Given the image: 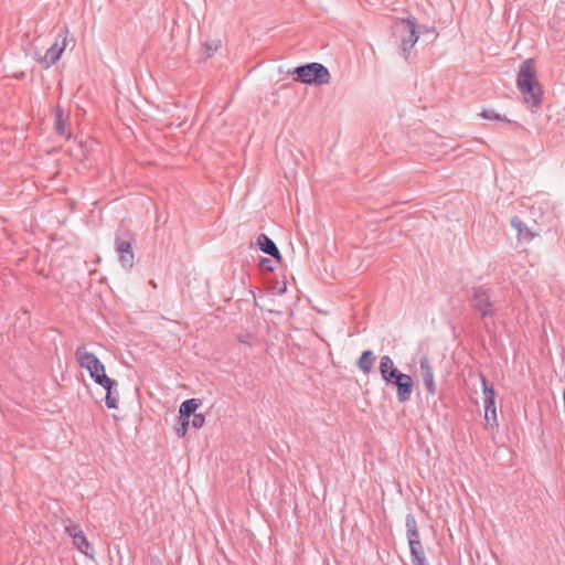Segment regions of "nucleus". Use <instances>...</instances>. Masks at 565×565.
<instances>
[{"label": "nucleus", "instance_id": "obj_10", "mask_svg": "<svg viewBox=\"0 0 565 565\" xmlns=\"http://www.w3.org/2000/svg\"><path fill=\"white\" fill-rule=\"evenodd\" d=\"M258 248L266 254L273 256L277 262L282 260V256L278 250L276 244L266 235L262 234L257 237L256 242Z\"/></svg>", "mask_w": 565, "mask_h": 565}, {"label": "nucleus", "instance_id": "obj_23", "mask_svg": "<svg viewBox=\"0 0 565 565\" xmlns=\"http://www.w3.org/2000/svg\"><path fill=\"white\" fill-rule=\"evenodd\" d=\"M205 425V416L201 413L193 415L191 426L195 429L202 428Z\"/></svg>", "mask_w": 565, "mask_h": 565}, {"label": "nucleus", "instance_id": "obj_22", "mask_svg": "<svg viewBox=\"0 0 565 565\" xmlns=\"http://www.w3.org/2000/svg\"><path fill=\"white\" fill-rule=\"evenodd\" d=\"M191 424L189 418L180 417V425L175 431L179 437H184L188 433L189 425Z\"/></svg>", "mask_w": 565, "mask_h": 565}, {"label": "nucleus", "instance_id": "obj_13", "mask_svg": "<svg viewBox=\"0 0 565 565\" xmlns=\"http://www.w3.org/2000/svg\"><path fill=\"white\" fill-rule=\"evenodd\" d=\"M401 28L404 32L409 34L408 39L403 41L404 49L406 50V49L413 47L418 40V34L416 31V23L411 19L404 20L401 23Z\"/></svg>", "mask_w": 565, "mask_h": 565}, {"label": "nucleus", "instance_id": "obj_1", "mask_svg": "<svg viewBox=\"0 0 565 565\" xmlns=\"http://www.w3.org/2000/svg\"><path fill=\"white\" fill-rule=\"evenodd\" d=\"M516 85L526 104L539 106L542 103L543 89L537 81V70L533 58H527L520 65Z\"/></svg>", "mask_w": 565, "mask_h": 565}, {"label": "nucleus", "instance_id": "obj_17", "mask_svg": "<svg viewBox=\"0 0 565 565\" xmlns=\"http://www.w3.org/2000/svg\"><path fill=\"white\" fill-rule=\"evenodd\" d=\"M482 390H483V403L484 409H490L495 406V393L492 386H488L487 380L481 377Z\"/></svg>", "mask_w": 565, "mask_h": 565}, {"label": "nucleus", "instance_id": "obj_4", "mask_svg": "<svg viewBox=\"0 0 565 565\" xmlns=\"http://www.w3.org/2000/svg\"><path fill=\"white\" fill-rule=\"evenodd\" d=\"M68 45V39H67V31H62L56 36L54 43L51 45L50 49H47L44 56L41 58V64L44 67H50L51 65L55 64L60 57L62 56L63 52L66 50Z\"/></svg>", "mask_w": 565, "mask_h": 565}, {"label": "nucleus", "instance_id": "obj_18", "mask_svg": "<svg viewBox=\"0 0 565 565\" xmlns=\"http://www.w3.org/2000/svg\"><path fill=\"white\" fill-rule=\"evenodd\" d=\"M375 358L372 353V351L367 350L362 353L361 358L358 361V367L363 371L364 373H370L373 364H374Z\"/></svg>", "mask_w": 565, "mask_h": 565}, {"label": "nucleus", "instance_id": "obj_11", "mask_svg": "<svg viewBox=\"0 0 565 565\" xmlns=\"http://www.w3.org/2000/svg\"><path fill=\"white\" fill-rule=\"evenodd\" d=\"M380 372L386 382H392L396 375L399 374L398 370L394 365L393 360L388 355L381 358Z\"/></svg>", "mask_w": 565, "mask_h": 565}, {"label": "nucleus", "instance_id": "obj_20", "mask_svg": "<svg viewBox=\"0 0 565 565\" xmlns=\"http://www.w3.org/2000/svg\"><path fill=\"white\" fill-rule=\"evenodd\" d=\"M484 419L490 427L497 428L498 427V417H497V408L495 406L490 409H484Z\"/></svg>", "mask_w": 565, "mask_h": 565}, {"label": "nucleus", "instance_id": "obj_25", "mask_svg": "<svg viewBox=\"0 0 565 565\" xmlns=\"http://www.w3.org/2000/svg\"><path fill=\"white\" fill-rule=\"evenodd\" d=\"M512 224L518 228L519 231V235L521 238H530L532 237V235L526 231L524 232L523 228H522V223L520 221L518 222H512Z\"/></svg>", "mask_w": 565, "mask_h": 565}, {"label": "nucleus", "instance_id": "obj_14", "mask_svg": "<svg viewBox=\"0 0 565 565\" xmlns=\"http://www.w3.org/2000/svg\"><path fill=\"white\" fill-rule=\"evenodd\" d=\"M202 405L201 401L198 398H190L184 401L179 408L180 417L189 418L196 414V411Z\"/></svg>", "mask_w": 565, "mask_h": 565}, {"label": "nucleus", "instance_id": "obj_15", "mask_svg": "<svg viewBox=\"0 0 565 565\" xmlns=\"http://www.w3.org/2000/svg\"><path fill=\"white\" fill-rule=\"evenodd\" d=\"M55 131L65 137V138H70L71 137V132L70 130L67 129V119L65 118L64 116V113L63 110L61 109V107H57L56 108V111H55Z\"/></svg>", "mask_w": 565, "mask_h": 565}, {"label": "nucleus", "instance_id": "obj_5", "mask_svg": "<svg viewBox=\"0 0 565 565\" xmlns=\"http://www.w3.org/2000/svg\"><path fill=\"white\" fill-rule=\"evenodd\" d=\"M65 532L72 537L73 545L86 557L94 559V548L78 524H70Z\"/></svg>", "mask_w": 565, "mask_h": 565}, {"label": "nucleus", "instance_id": "obj_9", "mask_svg": "<svg viewBox=\"0 0 565 565\" xmlns=\"http://www.w3.org/2000/svg\"><path fill=\"white\" fill-rule=\"evenodd\" d=\"M420 374H422L423 382L426 386V390L428 391L429 394L434 395L436 393V384H435L434 373H433V370L429 365V361L427 358H424L420 361Z\"/></svg>", "mask_w": 565, "mask_h": 565}, {"label": "nucleus", "instance_id": "obj_7", "mask_svg": "<svg viewBox=\"0 0 565 565\" xmlns=\"http://www.w3.org/2000/svg\"><path fill=\"white\" fill-rule=\"evenodd\" d=\"M472 303L482 317L492 315V303L490 301L489 294L486 290L476 288L473 290Z\"/></svg>", "mask_w": 565, "mask_h": 565}, {"label": "nucleus", "instance_id": "obj_2", "mask_svg": "<svg viewBox=\"0 0 565 565\" xmlns=\"http://www.w3.org/2000/svg\"><path fill=\"white\" fill-rule=\"evenodd\" d=\"M76 360L82 369L86 370L90 379L99 386L110 385L111 379L106 373L104 363L86 347H78L75 352Z\"/></svg>", "mask_w": 565, "mask_h": 565}, {"label": "nucleus", "instance_id": "obj_6", "mask_svg": "<svg viewBox=\"0 0 565 565\" xmlns=\"http://www.w3.org/2000/svg\"><path fill=\"white\" fill-rule=\"evenodd\" d=\"M407 537L412 555L422 563L423 546L419 540L416 521L413 516H408L406 521Z\"/></svg>", "mask_w": 565, "mask_h": 565}, {"label": "nucleus", "instance_id": "obj_8", "mask_svg": "<svg viewBox=\"0 0 565 565\" xmlns=\"http://www.w3.org/2000/svg\"><path fill=\"white\" fill-rule=\"evenodd\" d=\"M397 387V398L401 403L406 402L412 395L413 379L399 372L392 381Z\"/></svg>", "mask_w": 565, "mask_h": 565}, {"label": "nucleus", "instance_id": "obj_24", "mask_svg": "<svg viewBox=\"0 0 565 565\" xmlns=\"http://www.w3.org/2000/svg\"><path fill=\"white\" fill-rule=\"evenodd\" d=\"M259 267L263 271H273L274 266L270 259L264 258L259 263Z\"/></svg>", "mask_w": 565, "mask_h": 565}, {"label": "nucleus", "instance_id": "obj_3", "mask_svg": "<svg viewBox=\"0 0 565 565\" xmlns=\"http://www.w3.org/2000/svg\"><path fill=\"white\" fill-rule=\"evenodd\" d=\"M298 79L305 84H327L330 81V73L327 67L319 63H310L295 70Z\"/></svg>", "mask_w": 565, "mask_h": 565}, {"label": "nucleus", "instance_id": "obj_12", "mask_svg": "<svg viewBox=\"0 0 565 565\" xmlns=\"http://www.w3.org/2000/svg\"><path fill=\"white\" fill-rule=\"evenodd\" d=\"M117 252L119 253L121 265L130 269L134 266L135 258L131 244L129 242H119Z\"/></svg>", "mask_w": 565, "mask_h": 565}, {"label": "nucleus", "instance_id": "obj_21", "mask_svg": "<svg viewBox=\"0 0 565 565\" xmlns=\"http://www.w3.org/2000/svg\"><path fill=\"white\" fill-rule=\"evenodd\" d=\"M480 116L484 119H489V120H500V121H505V122H510L509 119H507L505 117H502L501 115L497 114L494 110L492 109H484Z\"/></svg>", "mask_w": 565, "mask_h": 565}, {"label": "nucleus", "instance_id": "obj_19", "mask_svg": "<svg viewBox=\"0 0 565 565\" xmlns=\"http://www.w3.org/2000/svg\"><path fill=\"white\" fill-rule=\"evenodd\" d=\"M221 47V41L217 39L207 40L203 43L202 49L205 57H212Z\"/></svg>", "mask_w": 565, "mask_h": 565}, {"label": "nucleus", "instance_id": "obj_16", "mask_svg": "<svg viewBox=\"0 0 565 565\" xmlns=\"http://www.w3.org/2000/svg\"><path fill=\"white\" fill-rule=\"evenodd\" d=\"M117 386V382L111 379V384L102 386L106 391V406L110 409H116L119 406V395L118 393H114V387Z\"/></svg>", "mask_w": 565, "mask_h": 565}]
</instances>
